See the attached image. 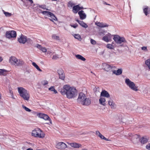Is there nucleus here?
<instances>
[{"label": "nucleus", "instance_id": "423d86ee", "mask_svg": "<svg viewBox=\"0 0 150 150\" xmlns=\"http://www.w3.org/2000/svg\"><path fill=\"white\" fill-rule=\"evenodd\" d=\"M125 82L132 90L135 91H137L138 90V87L135 86L133 82L131 81L129 79H126Z\"/></svg>", "mask_w": 150, "mask_h": 150}, {"label": "nucleus", "instance_id": "0eeeda50", "mask_svg": "<svg viewBox=\"0 0 150 150\" xmlns=\"http://www.w3.org/2000/svg\"><path fill=\"white\" fill-rule=\"evenodd\" d=\"M113 39L118 44H120L122 42H126V40L124 38L120 37L117 35H114Z\"/></svg>", "mask_w": 150, "mask_h": 150}, {"label": "nucleus", "instance_id": "c756f323", "mask_svg": "<svg viewBox=\"0 0 150 150\" xmlns=\"http://www.w3.org/2000/svg\"><path fill=\"white\" fill-rule=\"evenodd\" d=\"M49 90L50 91H54V93L56 94L57 93V91L55 89L54 86H51L50 88H48Z\"/></svg>", "mask_w": 150, "mask_h": 150}, {"label": "nucleus", "instance_id": "3c124183", "mask_svg": "<svg viewBox=\"0 0 150 150\" xmlns=\"http://www.w3.org/2000/svg\"><path fill=\"white\" fill-rule=\"evenodd\" d=\"M101 134L100 132L98 131H96V135L99 136Z\"/></svg>", "mask_w": 150, "mask_h": 150}, {"label": "nucleus", "instance_id": "f704fd0d", "mask_svg": "<svg viewBox=\"0 0 150 150\" xmlns=\"http://www.w3.org/2000/svg\"><path fill=\"white\" fill-rule=\"evenodd\" d=\"M22 108L25 109V110L27 112H30L31 111V110L28 108L26 107V106H25L24 105H22Z\"/></svg>", "mask_w": 150, "mask_h": 150}, {"label": "nucleus", "instance_id": "5701e85b", "mask_svg": "<svg viewBox=\"0 0 150 150\" xmlns=\"http://www.w3.org/2000/svg\"><path fill=\"white\" fill-rule=\"evenodd\" d=\"M40 11L39 12V13H42L43 15H45L47 16H50L51 14H52V13L49 11H42L40 10H39Z\"/></svg>", "mask_w": 150, "mask_h": 150}, {"label": "nucleus", "instance_id": "1a4fd4ad", "mask_svg": "<svg viewBox=\"0 0 150 150\" xmlns=\"http://www.w3.org/2000/svg\"><path fill=\"white\" fill-rule=\"evenodd\" d=\"M6 36L8 38H16V32L14 30L7 31L6 33Z\"/></svg>", "mask_w": 150, "mask_h": 150}, {"label": "nucleus", "instance_id": "cd10ccee", "mask_svg": "<svg viewBox=\"0 0 150 150\" xmlns=\"http://www.w3.org/2000/svg\"><path fill=\"white\" fill-rule=\"evenodd\" d=\"M105 67L103 68L104 70L107 71H109L112 68V66H104Z\"/></svg>", "mask_w": 150, "mask_h": 150}, {"label": "nucleus", "instance_id": "aec40b11", "mask_svg": "<svg viewBox=\"0 0 150 150\" xmlns=\"http://www.w3.org/2000/svg\"><path fill=\"white\" fill-rule=\"evenodd\" d=\"M37 47L44 52H46L47 51V50L45 47H42L39 44H37Z\"/></svg>", "mask_w": 150, "mask_h": 150}, {"label": "nucleus", "instance_id": "a19ab883", "mask_svg": "<svg viewBox=\"0 0 150 150\" xmlns=\"http://www.w3.org/2000/svg\"><path fill=\"white\" fill-rule=\"evenodd\" d=\"M58 73L59 74H61L64 73V71L62 69H59L58 70Z\"/></svg>", "mask_w": 150, "mask_h": 150}, {"label": "nucleus", "instance_id": "2f4dec72", "mask_svg": "<svg viewBox=\"0 0 150 150\" xmlns=\"http://www.w3.org/2000/svg\"><path fill=\"white\" fill-rule=\"evenodd\" d=\"M8 71L4 69H0V75H4L5 72H8Z\"/></svg>", "mask_w": 150, "mask_h": 150}, {"label": "nucleus", "instance_id": "f8f14e48", "mask_svg": "<svg viewBox=\"0 0 150 150\" xmlns=\"http://www.w3.org/2000/svg\"><path fill=\"white\" fill-rule=\"evenodd\" d=\"M86 96L85 94L82 92H81L79 94L78 97L77 99V101L78 103H81L84 98H85Z\"/></svg>", "mask_w": 150, "mask_h": 150}, {"label": "nucleus", "instance_id": "49530a36", "mask_svg": "<svg viewBox=\"0 0 150 150\" xmlns=\"http://www.w3.org/2000/svg\"><path fill=\"white\" fill-rule=\"evenodd\" d=\"M70 25L71 27H72L74 28H76L78 26V25L77 24H74V25Z\"/></svg>", "mask_w": 150, "mask_h": 150}, {"label": "nucleus", "instance_id": "473e14b6", "mask_svg": "<svg viewBox=\"0 0 150 150\" xmlns=\"http://www.w3.org/2000/svg\"><path fill=\"white\" fill-rule=\"evenodd\" d=\"M74 5V4L71 1H69L67 4L68 6L69 7H72Z\"/></svg>", "mask_w": 150, "mask_h": 150}, {"label": "nucleus", "instance_id": "c03bdc74", "mask_svg": "<svg viewBox=\"0 0 150 150\" xmlns=\"http://www.w3.org/2000/svg\"><path fill=\"white\" fill-rule=\"evenodd\" d=\"M91 43L93 45H95L96 44V42L94 40L91 39Z\"/></svg>", "mask_w": 150, "mask_h": 150}, {"label": "nucleus", "instance_id": "603ef678", "mask_svg": "<svg viewBox=\"0 0 150 150\" xmlns=\"http://www.w3.org/2000/svg\"><path fill=\"white\" fill-rule=\"evenodd\" d=\"M35 68L40 71H42L41 69L40 68L39 66H35Z\"/></svg>", "mask_w": 150, "mask_h": 150}, {"label": "nucleus", "instance_id": "5fc2aeb1", "mask_svg": "<svg viewBox=\"0 0 150 150\" xmlns=\"http://www.w3.org/2000/svg\"><path fill=\"white\" fill-rule=\"evenodd\" d=\"M142 49L143 50H147L146 47L144 46L142 47Z\"/></svg>", "mask_w": 150, "mask_h": 150}, {"label": "nucleus", "instance_id": "9b49d317", "mask_svg": "<svg viewBox=\"0 0 150 150\" xmlns=\"http://www.w3.org/2000/svg\"><path fill=\"white\" fill-rule=\"evenodd\" d=\"M91 99L89 98H87L86 96L80 104L83 105L88 106L91 104Z\"/></svg>", "mask_w": 150, "mask_h": 150}, {"label": "nucleus", "instance_id": "412c9836", "mask_svg": "<svg viewBox=\"0 0 150 150\" xmlns=\"http://www.w3.org/2000/svg\"><path fill=\"white\" fill-rule=\"evenodd\" d=\"M96 24L100 28L108 27V25H107L106 23H96Z\"/></svg>", "mask_w": 150, "mask_h": 150}, {"label": "nucleus", "instance_id": "f257e3e1", "mask_svg": "<svg viewBox=\"0 0 150 150\" xmlns=\"http://www.w3.org/2000/svg\"><path fill=\"white\" fill-rule=\"evenodd\" d=\"M59 91L63 95H66L68 99L74 98L77 95V92L76 88L70 87L68 85H64L63 88L59 89Z\"/></svg>", "mask_w": 150, "mask_h": 150}, {"label": "nucleus", "instance_id": "bb28decb", "mask_svg": "<svg viewBox=\"0 0 150 150\" xmlns=\"http://www.w3.org/2000/svg\"><path fill=\"white\" fill-rule=\"evenodd\" d=\"M76 57L77 59H80L83 61H85L86 60V59L80 54H77L76 55Z\"/></svg>", "mask_w": 150, "mask_h": 150}, {"label": "nucleus", "instance_id": "20e7f679", "mask_svg": "<svg viewBox=\"0 0 150 150\" xmlns=\"http://www.w3.org/2000/svg\"><path fill=\"white\" fill-rule=\"evenodd\" d=\"M9 62L12 65L17 64L18 66H22L24 64V62L22 60L18 59L14 56L11 57L9 59Z\"/></svg>", "mask_w": 150, "mask_h": 150}, {"label": "nucleus", "instance_id": "6ab92c4d", "mask_svg": "<svg viewBox=\"0 0 150 150\" xmlns=\"http://www.w3.org/2000/svg\"><path fill=\"white\" fill-rule=\"evenodd\" d=\"M122 69H118L117 70L113 71V73L117 75H120L122 74Z\"/></svg>", "mask_w": 150, "mask_h": 150}, {"label": "nucleus", "instance_id": "052dcab7", "mask_svg": "<svg viewBox=\"0 0 150 150\" xmlns=\"http://www.w3.org/2000/svg\"><path fill=\"white\" fill-rule=\"evenodd\" d=\"M26 150H33L32 149H31V148H29L28 149H27Z\"/></svg>", "mask_w": 150, "mask_h": 150}, {"label": "nucleus", "instance_id": "ea45409f", "mask_svg": "<svg viewBox=\"0 0 150 150\" xmlns=\"http://www.w3.org/2000/svg\"><path fill=\"white\" fill-rule=\"evenodd\" d=\"M145 64L146 66H150V59L146 60L145 62Z\"/></svg>", "mask_w": 150, "mask_h": 150}, {"label": "nucleus", "instance_id": "f3484780", "mask_svg": "<svg viewBox=\"0 0 150 150\" xmlns=\"http://www.w3.org/2000/svg\"><path fill=\"white\" fill-rule=\"evenodd\" d=\"M112 36L111 34L106 35L102 39L105 41L108 42L110 40Z\"/></svg>", "mask_w": 150, "mask_h": 150}, {"label": "nucleus", "instance_id": "c9c22d12", "mask_svg": "<svg viewBox=\"0 0 150 150\" xmlns=\"http://www.w3.org/2000/svg\"><path fill=\"white\" fill-rule=\"evenodd\" d=\"M106 47L107 48L110 49H112L114 47V45H113L111 44H108L106 46Z\"/></svg>", "mask_w": 150, "mask_h": 150}, {"label": "nucleus", "instance_id": "79ce46f5", "mask_svg": "<svg viewBox=\"0 0 150 150\" xmlns=\"http://www.w3.org/2000/svg\"><path fill=\"white\" fill-rule=\"evenodd\" d=\"M42 83L43 85L45 86L48 83V82L47 81L44 80L42 81Z\"/></svg>", "mask_w": 150, "mask_h": 150}, {"label": "nucleus", "instance_id": "7c9ffc66", "mask_svg": "<svg viewBox=\"0 0 150 150\" xmlns=\"http://www.w3.org/2000/svg\"><path fill=\"white\" fill-rule=\"evenodd\" d=\"M120 121L122 122H124L125 121V119L124 117H123L121 115L118 116Z\"/></svg>", "mask_w": 150, "mask_h": 150}, {"label": "nucleus", "instance_id": "4d7b16f0", "mask_svg": "<svg viewBox=\"0 0 150 150\" xmlns=\"http://www.w3.org/2000/svg\"><path fill=\"white\" fill-rule=\"evenodd\" d=\"M3 60V59L1 57H0V62H1Z\"/></svg>", "mask_w": 150, "mask_h": 150}, {"label": "nucleus", "instance_id": "37998d69", "mask_svg": "<svg viewBox=\"0 0 150 150\" xmlns=\"http://www.w3.org/2000/svg\"><path fill=\"white\" fill-rule=\"evenodd\" d=\"M59 57L58 55L56 54L54 55L52 58V59L53 60H56L57 59L59 58Z\"/></svg>", "mask_w": 150, "mask_h": 150}, {"label": "nucleus", "instance_id": "13d9d810", "mask_svg": "<svg viewBox=\"0 0 150 150\" xmlns=\"http://www.w3.org/2000/svg\"><path fill=\"white\" fill-rule=\"evenodd\" d=\"M76 21L77 22L79 23H79H80V22L81 21H79V20H76Z\"/></svg>", "mask_w": 150, "mask_h": 150}, {"label": "nucleus", "instance_id": "9d476101", "mask_svg": "<svg viewBox=\"0 0 150 150\" xmlns=\"http://www.w3.org/2000/svg\"><path fill=\"white\" fill-rule=\"evenodd\" d=\"M128 137H129V139L133 143H136L137 142L138 139L139 138V136L137 134H129Z\"/></svg>", "mask_w": 150, "mask_h": 150}, {"label": "nucleus", "instance_id": "393cba45", "mask_svg": "<svg viewBox=\"0 0 150 150\" xmlns=\"http://www.w3.org/2000/svg\"><path fill=\"white\" fill-rule=\"evenodd\" d=\"M37 11L39 12H40V11L39 10H40L39 8H42L43 9H46V10H49L47 8H46V6L45 5H39L37 6Z\"/></svg>", "mask_w": 150, "mask_h": 150}, {"label": "nucleus", "instance_id": "e2e57ef3", "mask_svg": "<svg viewBox=\"0 0 150 150\" xmlns=\"http://www.w3.org/2000/svg\"><path fill=\"white\" fill-rule=\"evenodd\" d=\"M148 67L150 70V66H148Z\"/></svg>", "mask_w": 150, "mask_h": 150}, {"label": "nucleus", "instance_id": "f03ea898", "mask_svg": "<svg viewBox=\"0 0 150 150\" xmlns=\"http://www.w3.org/2000/svg\"><path fill=\"white\" fill-rule=\"evenodd\" d=\"M18 89L20 96L24 100L28 101L30 98V95L29 92L22 87H18Z\"/></svg>", "mask_w": 150, "mask_h": 150}, {"label": "nucleus", "instance_id": "69168bd1", "mask_svg": "<svg viewBox=\"0 0 150 150\" xmlns=\"http://www.w3.org/2000/svg\"><path fill=\"white\" fill-rule=\"evenodd\" d=\"M52 1H56L57 0H51Z\"/></svg>", "mask_w": 150, "mask_h": 150}, {"label": "nucleus", "instance_id": "72a5a7b5", "mask_svg": "<svg viewBox=\"0 0 150 150\" xmlns=\"http://www.w3.org/2000/svg\"><path fill=\"white\" fill-rule=\"evenodd\" d=\"M113 104H114V103H113V100L111 98H110L108 101L109 105H110L111 107H113Z\"/></svg>", "mask_w": 150, "mask_h": 150}, {"label": "nucleus", "instance_id": "7ed1b4c3", "mask_svg": "<svg viewBox=\"0 0 150 150\" xmlns=\"http://www.w3.org/2000/svg\"><path fill=\"white\" fill-rule=\"evenodd\" d=\"M110 96V95L107 91L105 90L102 91L101 93L100 98L99 99L100 103L103 105H105V99L103 97L109 98Z\"/></svg>", "mask_w": 150, "mask_h": 150}, {"label": "nucleus", "instance_id": "ddd939ff", "mask_svg": "<svg viewBox=\"0 0 150 150\" xmlns=\"http://www.w3.org/2000/svg\"><path fill=\"white\" fill-rule=\"evenodd\" d=\"M26 36L22 34L20 36V37L18 39V42L20 43L23 44H25L26 43Z\"/></svg>", "mask_w": 150, "mask_h": 150}, {"label": "nucleus", "instance_id": "a878e982", "mask_svg": "<svg viewBox=\"0 0 150 150\" xmlns=\"http://www.w3.org/2000/svg\"><path fill=\"white\" fill-rule=\"evenodd\" d=\"M52 19H50V20L51 21L53 22V21H57V19L55 16L52 13V14H51L49 16Z\"/></svg>", "mask_w": 150, "mask_h": 150}, {"label": "nucleus", "instance_id": "864d4df0", "mask_svg": "<svg viewBox=\"0 0 150 150\" xmlns=\"http://www.w3.org/2000/svg\"><path fill=\"white\" fill-rule=\"evenodd\" d=\"M9 92L10 94L12 96H13V92L12 91L11 89H9Z\"/></svg>", "mask_w": 150, "mask_h": 150}, {"label": "nucleus", "instance_id": "bf43d9fd", "mask_svg": "<svg viewBox=\"0 0 150 150\" xmlns=\"http://www.w3.org/2000/svg\"><path fill=\"white\" fill-rule=\"evenodd\" d=\"M142 127V126L141 125H139L138 126V127L139 128H141Z\"/></svg>", "mask_w": 150, "mask_h": 150}, {"label": "nucleus", "instance_id": "a211bd4d", "mask_svg": "<svg viewBox=\"0 0 150 150\" xmlns=\"http://www.w3.org/2000/svg\"><path fill=\"white\" fill-rule=\"evenodd\" d=\"M83 11L81 10L78 12V14L80 17V19L83 20L85 19L86 17V15L83 13Z\"/></svg>", "mask_w": 150, "mask_h": 150}, {"label": "nucleus", "instance_id": "e433bc0d", "mask_svg": "<svg viewBox=\"0 0 150 150\" xmlns=\"http://www.w3.org/2000/svg\"><path fill=\"white\" fill-rule=\"evenodd\" d=\"M74 37L75 38L79 40H81V37L79 35L75 34L74 35Z\"/></svg>", "mask_w": 150, "mask_h": 150}, {"label": "nucleus", "instance_id": "2eb2a0df", "mask_svg": "<svg viewBox=\"0 0 150 150\" xmlns=\"http://www.w3.org/2000/svg\"><path fill=\"white\" fill-rule=\"evenodd\" d=\"M82 8V7H80L79 5L74 6L73 7L72 11L74 13L76 14L79 10L81 9Z\"/></svg>", "mask_w": 150, "mask_h": 150}, {"label": "nucleus", "instance_id": "4c0bfd02", "mask_svg": "<svg viewBox=\"0 0 150 150\" xmlns=\"http://www.w3.org/2000/svg\"><path fill=\"white\" fill-rule=\"evenodd\" d=\"M99 137L101 139H103L106 141H110L108 139L106 138H105L103 135L101 134L99 136Z\"/></svg>", "mask_w": 150, "mask_h": 150}, {"label": "nucleus", "instance_id": "a18cd8bd", "mask_svg": "<svg viewBox=\"0 0 150 150\" xmlns=\"http://www.w3.org/2000/svg\"><path fill=\"white\" fill-rule=\"evenodd\" d=\"M4 14L6 16H11V14L7 12H4Z\"/></svg>", "mask_w": 150, "mask_h": 150}, {"label": "nucleus", "instance_id": "58836bf2", "mask_svg": "<svg viewBox=\"0 0 150 150\" xmlns=\"http://www.w3.org/2000/svg\"><path fill=\"white\" fill-rule=\"evenodd\" d=\"M59 79L62 80H64V79L65 78V75L64 73L61 74H59Z\"/></svg>", "mask_w": 150, "mask_h": 150}, {"label": "nucleus", "instance_id": "b1692460", "mask_svg": "<svg viewBox=\"0 0 150 150\" xmlns=\"http://www.w3.org/2000/svg\"><path fill=\"white\" fill-rule=\"evenodd\" d=\"M149 140V138L148 137H142L141 140V143L144 144L147 143Z\"/></svg>", "mask_w": 150, "mask_h": 150}, {"label": "nucleus", "instance_id": "8fccbe9b", "mask_svg": "<svg viewBox=\"0 0 150 150\" xmlns=\"http://www.w3.org/2000/svg\"><path fill=\"white\" fill-rule=\"evenodd\" d=\"M32 42V40L30 38H27V40L26 42H27L28 43H31Z\"/></svg>", "mask_w": 150, "mask_h": 150}, {"label": "nucleus", "instance_id": "c85d7f7f", "mask_svg": "<svg viewBox=\"0 0 150 150\" xmlns=\"http://www.w3.org/2000/svg\"><path fill=\"white\" fill-rule=\"evenodd\" d=\"M80 22V23L79 24L82 27L85 28H86L88 27L87 25L83 21H81Z\"/></svg>", "mask_w": 150, "mask_h": 150}, {"label": "nucleus", "instance_id": "dca6fc26", "mask_svg": "<svg viewBox=\"0 0 150 150\" xmlns=\"http://www.w3.org/2000/svg\"><path fill=\"white\" fill-rule=\"evenodd\" d=\"M68 144L71 147L75 148H79L82 146L81 144L76 143H68Z\"/></svg>", "mask_w": 150, "mask_h": 150}, {"label": "nucleus", "instance_id": "6e6d98bb", "mask_svg": "<svg viewBox=\"0 0 150 150\" xmlns=\"http://www.w3.org/2000/svg\"><path fill=\"white\" fill-rule=\"evenodd\" d=\"M32 64L33 66H38L37 65L36 63L34 62H33L32 63Z\"/></svg>", "mask_w": 150, "mask_h": 150}, {"label": "nucleus", "instance_id": "09e8293b", "mask_svg": "<svg viewBox=\"0 0 150 150\" xmlns=\"http://www.w3.org/2000/svg\"><path fill=\"white\" fill-rule=\"evenodd\" d=\"M53 38L57 40H59V37L58 36H56L55 35H53L52 36Z\"/></svg>", "mask_w": 150, "mask_h": 150}, {"label": "nucleus", "instance_id": "de8ad7c7", "mask_svg": "<svg viewBox=\"0 0 150 150\" xmlns=\"http://www.w3.org/2000/svg\"><path fill=\"white\" fill-rule=\"evenodd\" d=\"M146 148L148 150H150V143H149L146 145Z\"/></svg>", "mask_w": 150, "mask_h": 150}, {"label": "nucleus", "instance_id": "4468645a", "mask_svg": "<svg viewBox=\"0 0 150 150\" xmlns=\"http://www.w3.org/2000/svg\"><path fill=\"white\" fill-rule=\"evenodd\" d=\"M39 116L40 118H43L45 120H48L50 124H52L51 120L47 115L42 113H40L39 114Z\"/></svg>", "mask_w": 150, "mask_h": 150}, {"label": "nucleus", "instance_id": "39448f33", "mask_svg": "<svg viewBox=\"0 0 150 150\" xmlns=\"http://www.w3.org/2000/svg\"><path fill=\"white\" fill-rule=\"evenodd\" d=\"M32 135L35 137L43 138L45 137V134L39 128H37L32 131Z\"/></svg>", "mask_w": 150, "mask_h": 150}, {"label": "nucleus", "instance_id": "6e6552de", "mask_svg": "<svg viewBox=\"0 0 150 150\" xmlns=\"http://www.w3.org/2000/svg\"><path fill=\"white\" fill-rule=\"evenodd\" d=\"M66 144L63 142H59L57 143L55 146V147L60 150H63L67 148Z\"/></svg>", "mask_w": 150, "mask_h": 150}, {"label": "nucleus", "instance_id": "4be33fe9", "mask_svg": "<svg viewBox=\"0 0 150 150\" xmlns=\"http://www.w3.org/2000/svg\"><path fill=\"white\" fill-rule=\"evenodd\" d=\"M143 12L146 16L150 13V8L148 6H146L143 9Z\"/></svg>", "mask_w": 150, "mask_h": 150}, {"label": "nucleus", "instance_id": "0e129e2a", "mask_svg": "<svg viewBox=\"0 0 150 150\" xmlns=\"http://www.w3.org/2000/svg\"><path fill=\"white\" fill-rule=\"evenodd\" d=\"M106 66H110L108 64H106Z\"/></svg>", "mask_w": 150, "mask_h": 150}, {"label": "nucleus", "instance_id": "680f3d73", "mask_svg": "<svg viewBox=\"0 0 150 150\" xmlns=\"http://www.w3.org/2000/svg\"><path fill=\"white\" fill-rule=\"evenodd\" d=\"M104 4L107 5H110L109 4H107V3L105 2Z\"/></svg>", "mask_w": 150, "mask_h": 150}]
</instances>
